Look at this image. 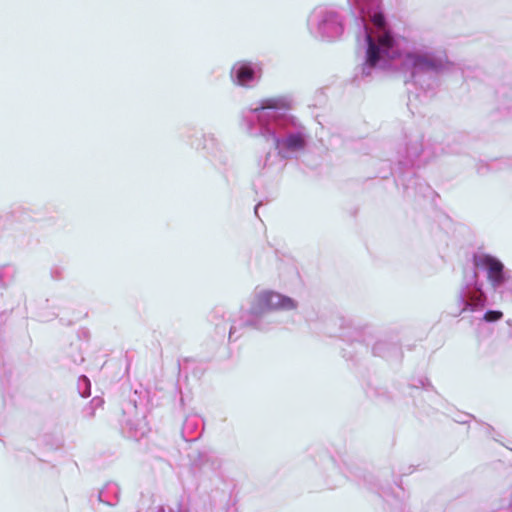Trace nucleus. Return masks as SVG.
Masks as SVG:
<instances>
[{"instance_id":"0eeeda50","label":"nucleus","mask_w":512,"mask_h":512,"mask_svg":"<svg viewBox=\"0 0 512 512\" xmlns=\"http://www.w3.org/2000/svg\"><path fill=\"white\" fill-rule=\"evenodd\" d=\"M393 42H394V40H393L392 36L390 35V33H388V32H385L383 35L379 36V38H378L379 45L386 47V48H391L393 46Z\"/></svg>"},{"instance_id":"423d86ee","label":"nucleus","mask_w":512,"mask_h":512,"mask_svg":"<svg viewBox=\"0 0 512 512\" xmlns=\"http://www.w3.org/2000/svg\"><path fill=\"white\" fill-rule=\"evenodd\" d=\"M304 145L305 141L301 135H291L286 141V147L292 150L302 149Z\"/></svg>"},{"instance_id":"f257e3e1","label":"nucleus","mask_w":512,"mask_h":512,"mask_svg":"<svg viewBox=\"0 0 512 512\" xmlns=\"http://www.w3.org/2000/svg\"><path fill=\"white\" fill-rule=\"evenodd\" d=\"M476 265L484 266L488 271V278L494 285H499L503 281V264L496 258L485 255Z\"/></svg>"},{"instance_id":"6e6552de","label":"nucleus","mask_w":512,"mask_h":512,"mask_svg":"<svg viewBox=\"0 0 512 512\" xmlns=\"http://www.w3.org/2000/svg\"><path fill=\"white\" fill-rule=\"evenodd\" d=\"M503 313L501 311L490 310L484 314V320L487 322H495L502 318Z\"/></svg>"},{"instance_id":"9b49d317","label":"nucleus","mask_w":512,"mask_h":512,"mask_svg":"<svg viewBox=\"0 0 512 512\" xmlns=\"http://www.w3.org/2000/svg\"><path fill=\"white\" fill-rule=\"evenodd\" d=\"M281 107L279 105V101L276 100V99H267L263 102L262 106L260 107V109H276V108H279Z\"/></svg>"},{"instance_id":"9d476101","label":"nucleus","mask_w":512,"mask_h":512,"mask_svg":"<svg viewBox=\"0 0 512 512\" xmlns=\"http://www.w3.org/2000/svg\"><path fill=\"white\" fill-rule=\"evenodd\" d=\"M278 307L293 309L296 307V305L292 299L281 296V300H279Z\"/></svg>"},{"instance_id":"7ed1b4c3","label":"nucleus","mask_w":512,"mask_h":512,"mask_svg":"<svg viewBox=\"0 0 512 512\" xmlns=\"http://www.w3.org/2000/svg\"><path fill=\"white\" fill-rule=\"evenodd\" d=\"M366 41L368 44L367 63L370 66H375L380 59V50H379L378 46L374 43V40L371 37V35H369V34L367 35Z\"/></svg>"},{"instance_id":"39448f33","label":"nucleus","mask_w":512,"mask_h":512,"mask_svg":"<svg viewBox=\"0 0 512 512\" xmlns=\"http://www.w3.org/2000/svg\"><path fill=\"white\" fill-rule=\"evenodd\" d=\"M254 77L253 69L248 65H242L238 68L236 73V78L238 84L245 85L249 81H251Z\"/></svg>"},{"instance_id":"f03ea898","label":"nucleus","mask_w":512,"mask_h":512,"mask_svg":"<svg viewBox=\"0 0 512 512\" xmlns=\"http://www.w3.org/2000/svg\"><path fill=\"white\" fill-rule=\"evenodd\" d=\"M279 300H281V295L278 293L262 292L255 299L253 311L255 313H262L269 309L278 308Z\"/></svg>"},{"instance_id":"20e7f679","label":"nucleus","mask_w":512,"mask_h":512,"mask_svg":"<svg viewBox=\"0 0 512 512\" xmlns=\"http://www.w3.org/2000/svg\"><path fill=\"white\" fill-rule=\"evenodd\" d=\"M407 58L415 68L429 69L434 66L433 61L425 55L409 54Z\"/></svg>"},{"instance_id":"1a4fd4ad","label":"nucleus","mask_w":512,"mask_h":512,"mask_svg":"<svg viewBox=\"0 0 512 512\" xmlns=\"http://www.w3.org/2000/svg\"><path fill=\"white\" fill-rule=\"evenodd\" d=\"M372 23L379 29H384L386 21L383 13H375L371 18Z\"/></svg>"}]
</instances>
